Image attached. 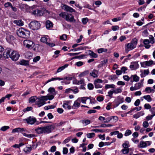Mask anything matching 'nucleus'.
I'll return each mask as SVG.
<instances>
[{
  "instance_id": "obj_1",
  "label": "nucleus",
  "mask_w": 155,
  "mask_h": 155,
  "mask_svg": "<svg viewBox=\"0 0 155 155\" xmlns=\"http://www.w3.org/2000/svg\"><path fill=\"white\" fill-rule=\"evenodd\" d=\"M54 130L52 124L38 127L35 129V132L38 134H48Z\"/></svg>"
},
{
  "instance_id": "obj_2",
  "label": "nucleus",
  "mask_w": 155,
  "mask_h": 155,
  "mask_svg": "<svg viewBox=\"0 0 155 155\" xmlns=\"http://www.w3.org/2000/svg\"><path fill=\"white\" fill-rule=\"evenodd\" d=\"M17 35L21 38H26L29 37L30 33L29 31L21 28L16 31Z\"/></svg>"
},
{
  "instance_id": "obj_3",
  "label": "nucleus",
  "mask_w": 155,
  "mask_h": 155,
  "mask_svg": "<svg viewBox=\"0 0 155 155\" xmlns=\"http://www.w3.org/2000/svg\"><path fill=\"white\" fill-rule=\"evenodd\" d=\"M59 15L67 21L71 22H75L74 16L71 14H68L66 12H62L60 13Z\"/></svg>"
},
{
  "instance_id": "obj_4",
  "label": "nucleus",
  "mask_w": 155,
  "mask_h": 155,
  "mask_svg": "<svg viewBox=\"0 0 155 155\" xmlns=\"http://www.w3.org/2000/svg\"><path fill=\"white\" fill-rule=\"evenodd\" d=\"M41 25L38 21H34L31 22L28 25L29 28L34 30H37L41 27Z\"/></svg>"
},
{
  "instance_id": "obj_5",
  "label": "nucleus",
  "mask_w": 155,
  "mask_h": 155,
  "mask_svg": "<svg viewBox=\"0 0 155 155\" xmlns=\"http://www.w3.org/2000/svg\"><path fill=\"white\" fill-rule=\"evenodd\" d=\"M40 41L41 42L46 44L49 46L54 47L55 46L54 44L50 42V39L48 36H44L41 38Z\"/></svg>"
},
{
  "instance_id": "obj_6",
  "label": "nucleus",
  "mask_w": 155,
  "mask_h": 155,
  "mask_svg": "<svg viewBox=\"0 0 155 155\" xmlns=\"http://www.w3.org/2000/svg\"><path fill=\"white\" fill-rule=\"evenodd\" d=\"M23 121L28 124L33 125L37 121L36 118L33 116H29L24 119Z\"/></svg>"
},
{
  "instance_id": "obj_7",
  "label": "nucleus",
  "mask_w": 155,
  "mask_h": 155,
  "mask_svg": "<svg viewBox=\"0 0 155 155\" xmlns=\"http://www.w3.org/2000/svg\"><path fill=\"white\" fill-rule=\"evenodd\" d=\"M124 101V98L123 97L121 96H119L117 97L114 101L115 103L114 107H117L120 104L123 103Z\"/></svg>"
},
{
  "instance_id": "obj_8",
  "label": "nucleus",
  "mask_w": 155,
  "mask_h": 155,
  "mask_svg": "<svg viewBox=\"0 0 155 155\" xmlns=\"http://www.w3.org/2000/svg\"><path fill=\"white\" fill-rule=\"evenodd\" d=\"M20 56L18 53L16 51H12L10 54V58L13 61H17Z\"/></svg>"
},
{
  "instance_id": "obj_9",
  "label": "nucleus",
  "mask_w": 155,
  "mask_h": 155,
  "mask_svg": "<svg viewBox=\"0 0 155 155\" xmlns=\"http://www.w3.org/2000/svg\"><path fill=\"white\" fill-rule=\"evenodd\" d=\"M152 143L150 141H140L139 144L138 145V147L139 148H143L146 147L147 146H150Z\"/></svg>"
},
{
  "instance_id": "obj_10",
  "label": "nucleus",
  "mask_w": 155,
  "mask_h": 155,
  "mask_svg": "<svg viewBox=\"0 0 155 155\" xmlns=\"http://www.w3.org/2000/svg\"><path fill=\"white\" fill-rule=\"evenodd\" d=\"M24 46L28 48H32L34 45L33 41L29 40H25L23 41Z\"/></svg>"
},
{
  "instance_id": "obj_11",
  "label": "nucleus",
  "mask_w": 155,
  "mask_h": 155,
  "mask_svg": "<svg viewBox=\"0 0 155 155\" xmlns=\"http://www.w3.org/2000/svg\"><path fill=\"white\" fill-rule=\"evenodd\" d=\"M131 70H135L139 67V65L138 61H134L131 62L129 67Z\"/></svg>"
},
{
  "instance_id": "obj_12",
  "label": "nucleus",
  "mask_w": 155,
  "mask_h": 155,
  "mask_svg": "<svg viewBox=\"0 0 155 155\" xmlns=\"http://www.w3.org/2000/svg\"><path fill=\"white\" fill-rule=\"evenodd\" d=\"M25 131H28L26 129L23 128H20L19 132L21 133L24 136L29 138H32L35 137V135L34 134H27L26 133H24V132Z\"/></svg>"
},
{
  "instance_id": "obj_13",
  "label": "nucleus",
  "mask_w": 155,
  "mask_h": 155,
  "mask_svg": "<svg viewBox=\"0 0 155 155\" xmlns=\"http://www.w3.org/2000/svg\"><path fill=\"white\" fill-rule=\"evenodd\" d=\"M103 82V81L100 79H97L94 81V85L95 87L96 88H101L102 87V86L100 84Z\"/></svg>"
},
{
  "instance_id": "obj_14",
  "label": "nucleus",
  "mask_w": 155,
  "mask_h": 155,
  "mask_svg": "<svg viewBox=\"0 0 155 155\" xmlns=\"http://www.w3.org/2000/svg\"><path fill=\"white\" fill-rule=\"evenodd\" d=\"M71 101H64L62 105L63 107L65 109H67L68 110L71 109Z\"/></svg>"
},
{
  "instance_id": "obj_15",
  "label": "nucleus",
  "mask_w": 155,
  "mask_h": 155,
  "mask_svg": "<svg viewBox=\"0 0 155 155\" xmlns=\"http://www.w3.org/2000/svg\"><path fill=\"white\" fill-rule=\"evenodd\" d=\"M125 51L127 52H128L136 48V47L130 43H127L125 45Z\"/></svg>"
},
{
  "instance_id": "obj_16",
  "label": "nucleus",
  "mask_w": 155,
  "mask_h": 155,
  "mask_svg": "<svg viewBox=\"0 0 155 155\" xmlns=\"http://www.w3.org/2000/svg\"><path fill=\"white\" fill-rule=\"evenodd\" d=\"M55 95H54L51 94V95L48 94L47 96H42L41 97V99L43 100L46 101L48 100H51L53 99L54 97V96Z\"/></svg>"
},
{
  "instance_id": "obj_17",
  "label": "nucleus",
  "mask_w": 155,
  "mask_h": 155,
  "mask_svg": "<svg viewBox=\"0 0 155 155\" xmlns=\"http://www.w3.org/2000/svg\"><path fill=\"white\" fill-rule=\"evenodd\" d=\"M63 8L67 12H75V10L71 7L66 5H64L63 6Z\"/></svg>"
},
{
  "instance_id": "obj_18",
  "label": "nucleus",
  "mask_w": 155,
  "mask_h": 155,
  "mask_svg": "<svg viewBox=\"0 0 155 155\" xmlns=\"http://www.w3.org/2000/svg\"><path fill=\"white\" fill-rule=\"evenodd\" d=\"M140 79V78L136 74L132 75L130 77V81L131 82H137Z\"/></svg>"
},
{
  "instance_id": "obj_19",
  "label": "nucleus",
  "mask_w": 155,
  "mask_h": 155,
  "mask_svg": "<svg viewBox=\"0 0 155 155\" xmlns=\"http://www.w3.org/2000/svg\"><path fill=\"white\" fill-rule=\"evenodd\" d=\"M32 14L36 16H41L43 15V12L42 10L36 9L33 11Z\"/></svg>"
},
{
  "instance_id": "obj_20",
  "label": "nucleus",
  "mask_w": 155,
  "mask_h": 155,
  "mask_svg": "<svg viewBox=\"0 0 155 155\" xmlns=\"http://www.w3.org/2000/svg\"><path fill=\"white\" fill-rule=\"evenodd\" d=\"M98 71L94 69L90 73V75L94 78H97L98 76Z\"/></svg>"
},
{
  "instance_id": "obj_21",
  "label": "nucleus",
  "mask_w": 155,
  "mask_h": 155,
  "mask_svg": "<svg viewBox=\"0 0 155 155\" xmlns=\"http://www.w3.org/2000/svg\"><path fill=\"white\" fill-rule=\"evenodd\" d=\"M11 51V50L10 49H8L5 51L3 54L4 57L5 58H8L9 57L10 58V53Z\"/></svg>"
},
{
  "instance_id": "obj_22",
  "label": "nucleus",
  "mask_w": 155,
  "mask_h": 155,
  "mask_svg": "<svg viewBox=\"0 0 155 155\" xmlns=\"http://www.w3.org/2000/svg\"><path fill=\"white\" fill-rule=\"evenodd\" d=\"M143 43L144 47L148 49L150 48L151 45L149 44L150 43L149 40L144 39L143 41Z\"/></svg>"
},
{
  "instance_id": "obj_23",
  "label": "nucleus",
  "mask_w": 155,
  "mask_h": 155,
  "mask_svg": "<svg viewBox=\"0 0 155 155\" xmlns=\"http://www.w3.org/2000/svg\"><path fill=\"white\" fill-rule=\"evenodd\" d=\"M89 99H90V98L88 97H79L78 98V101H80V102L83 104H86V101Z\"/></svg>"
},
{
  "instance_id": "obj_24",
  "label": "nucleus",
  "mask_w": 155,
  "mask_h": 155,
  "mask_svg": "<svg viewBox=\"0 0 155 155\" xmlns=\"http://www.w3.org/2000/svg\"><path fill=\"white\" fill-rule=\"evenodd\" d=\"M63 80V78H60L59 77L52 78L50 79L47 80L46 82L45 83L47 84L51 81H53L56 80Z\"/></svg>"
},
{
  "instance_id": "obj_25",
  "label": "nucleus",
  "mask_w": 155,
  "mask_h": 155,
  "mask_svg": "<svg viewBox=\"0 0 155 155\" xmlns=\"http://www.w3.org/2000/svg\"><path fill=\"white\" fill-rule=\"evenodd\" d=\"M80 101H78V99L75 101L72 106V108L73 109H75L76 107H79L80 105Z\"/></svg>"
},
{
  "instance_id": "obj_26",
  "label": "nucleus",
  "mask_w": 155,
  "mask_h": 155,
  "mask_svg": "<svg viewBox=\"0 0 155 155\" xmlns=\"http://www.w3.org/2000/svg\"><path fill=\"white\" fill-rule=\"evenodd\" d=\"M80 121L84 126H86L91 123V120L88 119L82 120Z\"/></svg>"
},
{
  "instance_id": "obj_27",
  "label": "nucleus",
  "mask_w": 155,
  "mask_h": 155,
  "mask_svg": "<svg viewBox=\"0 0 155 155\" xmlns=\"http://www.w3.org/2000/svg\"><path fill=\"white\" fill-rule=\"evenodd\" d=\"M6 39L8 42L10 43L15 39V38L12 35H7L6 37Z\"/></svg>"
},
{
  "instance_id": "obj_28",
  "label": "nucleus",
  "mask_w": 155,
  "mask_h": 155,
  "mask_svg": "<svg viewBox=\"0 0 155 155\" xmlns=\"http://www.w3.org/2000/svg\"><path fill=\"white\" fill-rule=\"evenodd\" d=\"M14 23L19 26H22L24 25L23 22L21 20H15L14 21Z\"/></svg>"
},
{
  "instance_id": "obj_29",
  "label": "nucleus",
  "mask_w": 155,
  "mask_h": 155,
  "mask_svg": "<svg viewBox=\"0 0 155 155\" xmlns=\"http://www.w3.org/2000/svg\"><path fill=\"white\" fill-rule=\"evenodd\" d=\"M144 91L147 93H153L155 92V91L154 89H151V87H147L145 88Z\"/></svg>"
},
{
  "instance_id": "obj_30",
  "label": "nucleus",
  "mask_w": 155,
  "mask_h": 155,
  "mask_svg": "<svg viewBox=\"0 0 155 155\" xmlns=\"http://www.w3.org/2000/svg\"><path fill=\"white\" fill-rule=\"evenodd\" d=\"M122 146L124 148L129 149L128 148L130 147L129 142L128 141H125L124 143L122 144Z\"/></svg>"
},
{
  "instance_id": "obj_31",
  "label": "nucleus",
  "mask_w": 155,
  "mask_h": 155,
  "mask_svg": "<svg viewBox=\"0 0 155 155\" xmlns=\"http://www.w3.org/2000/svg\"><path fill=\"white\" fill-rule=\"evenodd\" d=\"M52 23L49 20H47L46 22V27L48 29L49 28L53 27Z\"/></svg>"
},
{
  "instance_id": "obj_32",
  "label": "nucleus",
  "mask_w": 155,
  "mask_h": 155,
  "mask_svg": "<svg viewBox=\"0 0 155 155\" xmlns=\"http://www.w3.org/2000/svg\"><path fill=\"white\" fill-rule=\"evenodd\" d=\"M137 90H138L143 86V84L142 82H138L136 83L134 85Z\"/></svg>"
},
{
  "instance_id": "obj_33",
  "label": "nucleus",
  "mask_w": 155,
  "mask_h": 155,
  "mask_svg": "<svg viewBox=\"0 0 155 155\" xmlns=\"http://www.w3.org/2000/svg\"><path fill=\"white\" fill-rule=\"evenodd\" d=\"M64 123V122L62 121L58 123H54L52 124L53 129L54 130L55 128L58 126H61Z\"/></svg>"
},
{
  "instance_id": "obj_34",
  "label": "nucleus",
  "mask_w": 155,
  "mask_h": 155,
  "mask_svg": "<svg viewBox=\"0 0 155 155\" xmlns=\"http://www.w3.org/2000/svg\"><path fill=\"white\" fill-rule=\"evenodd\" d=\"M38 98L36 96H32L29 99V103L30 104L33 103L35 102Z\"/></svg>"
},
{
  "instance_id": "obj_35",
  "label": "nucleus",
  "mask_w": 155,
  "mask_h": 155,
  "mask_svg": "<svg viewBox=\"0 0 155 155\" xmlns=\"http://www.w3.org/2000/svg\"><path fill=\"white\" fill-rule=\"evenodd\" d=\"M143 98L146 100L148 102H150L152 101V98L150 95H148L144 96Z\"/></svg>"
},
{
  "instance_id": "obj_36",
  "label": "nucleus",
  "mask_w": 155,
  "mask_h": 155,
  "mask_svg": "<svg viewBox=\"0 0 155 155\" xmlns=\"http://www.w3.org/2000/svg\"><path fill=\"white\" fill-rule=\"evenodd\" d=\"M137 39L136 38H134L132 40L130 43L136 48L137 44Z\"/></svg>"
},
{
  "instance_id": "obj_37",
  "label": "nucleus",
  "mask_w": 155,
  "mask_h": 155,
  "mask_svg": "<svg viewBox=\"0 0 155 155\" xmlns=\"http://www.w3.org/2000/svg\"><path fill=\"white\" fill-rule=\"evenodd\" d=\"M48 91L54 95H56L57 94V93L55 91L54 88L53 87L49 88L48 90Z\"/></svg>"
},
{
  "instance_id": "obj_38",
  "label": "nucleus",
  "mask_w": 155,
  "mask_h": 155,
  "mask_svg": "<svg viewBox=\"0 0 155 155\" xmlns=\"http://www.w3.org/2000/svg\"><path fill=\"white\" fill-rule=\"evenodd\" d=\"M89 73V71L88 70L84 71L80 74L78 76L80 77H81L87 75Z\"/></svg>"
},
{
  "instance_id": "obj_39",
  "label": "nucleus",
  "mask_w": 155,
  "mask_h": 155,
  "mask_svg": "<svg viewBox=\"0 0 155 155\" xmlns=\"http://www.w3.org/2000/svg\"><path fill=\"white\" fill-rule=\"evenodd\" d=\"M88 54L93 58H96L97 57V55L93 51L91 50H89Z\"/></svg>"
},
{
  "instance_id": "obj_40",
  "label": "nucleus",
  "mask_w": 155,
  "mask_h": 155,
  "mask_svg": "<svg viewBox=\"0 0 155 155\" xmlns=\"http://www.w3.org/2000/svg\"><path fill=\"white\" fill-rule=\"evenodd\" d=\"M147 67H149L152 66V65L155 64V61L152 60H149L146 61Z\"/></svg>"
},
{
  "instance_id": "obj_41",
  "label": "nucleus",
  "mask_w": 155,
  "mask_h": 155,
  "mask_svg": "<svg viewBox=\"0 0 155 155\" xmlns=\"http://www.w3.org/2000/svg\"><path fill=\"white\" fill-rule=\"evenodd\" d=\"M105 88L106 89L111 88H114L115 87V86L114 84H106L105 86Z\"/></svg>"
},
{
  "instance_id": "obj_42",
  "label": "nucleus",
  "mask_w": 155,
  "mask_h": 155,
  "mask_svg": "<svg viewBox=\"0 0 155 155\" xmlns=\"http://www.w3.org/2000/svg\"><path fill=\"white\" fill-rule=\"evenodd\" d=\"M28 61L22 60L20 61V64L23 65H26L28 64Z\"/></svg>"
},
{
  "instance_id": "obj_43",
  "label": "nucleus",
  "mask_w": 155,
  "mask_h": 155,
  "mask_svg": "<svg viewBox=\"0 0 155 155\" xmlns=\"http://www.w3.org/2000/svg\"><path fill=\"white\" fill-rule=\"evenodd\" d=\"M107 49L106 48H101L98 49L97 52L99 54H101L103 52H107Z\"/></svg>"
},
{
  "instance_id": "obj_44",
  "label": "nucleus",
  "mask_w": 155,
  "mask_h": 155,
  "mask_svg": "<svg viewBox=\"0 0 155 155\" xmlns=\"http://www.w3.org/2000/svg\"><path fill=\"white\" fill-rule=\"evenodd\" d=\"M150 42L151 44H153L155 43V39L154 38L152 35H150L149 36Z\"/></svg>"
},
{
  "instance_id": "obj_45",
  "label": "nucleus",
  "mask_w": 155,
  "mask_h": 155,
  "mask_svg": "<svg viewBox=\"0 0 155 155\" xmlns=\"http://www.w3.org/2000/svg\"><path fill=\"white\" fill-rule=\"evenodd\" d=\"M45 104V102L43 101H41V100L40 101L37 103V104L38 106V107H40L43 105H44Z\"/></svg>"
},
{
  "instance_id": "obj_46",
  "label": "nucleus",
  "mask_w": 155,
  "mask_h": 155,
  "mask_svg": "<svg viewBox=\"0 0 155 155\" xmlns=\"http://www.w3.org/2000/svg\"><path fill=\"white\" fill-rule=\"evenodd\" d=\"M31 150V147H26L24 149V150L25 152L28 153L30 152Z\"/></svg>"
},
{
  "instance_id": "obj_47",
  "label": "nucleus",
  "mask_w": 155,
  "mask_h": 155,
  "mask_svg": "<svg viewBox=\"0 0 155 155\" xmlns=\"http://www.w3.org/2000/svg\"><path fill=\"white\" fill-rule=\"evenodd\" d=\"M95 135V134L94 133H91L87 134V137L89 138H91L94 137Z\"/></svg>"
},
{
  "instance_id": "obj_48",
  "label": "nucleus",
  "mask_w": 155,
  "mask_h": 155,
  "mask_svg": "<svg viewBox=\"0 0 155 155\" xmlns=\"http://www.w3.org/2000/svg\"><path fill=\"white\" fill-rule=\"evenodd\" d=\"M55 107V106L54 105H51L48 106H45L44 108L45 110H48L51 109H54Z\"/></svg>"
},
{
  "instance_id": "obj_49",
  "label": "nucleus",
  "mask_w": 155,
  "mask_h": 155,
  "mask_svg": "<svg viewBox=\"0 0 155 155\" xmlns=\"http://www.w3.org/2000/svg\"><path fill=\"white\" fill-rule=\"evenodd\" d=\"M113 91L114 94L121 93L122 92L121 89L120 88L113 90Z\"/></svg>"
},
{
  "instance_id": "obj_50",
  "label": "nucleus",
  "mask_w": 155,
  "mask_h": 155,
  "mask_svg": "<svg viewBox=\"0 0 155 155\" xmlns=\"http://www.w3.org/2000/svg\"><path fill=\"white\" fill-rule=\"evenodd\" d=\"M121 152L124 154H127L129 152V149L127 148H124L121 150Z\"/></svg>"
},
{
  "instance_id": "obj_51",
  "label": "nucleus",
  "mask_w": 155,
  "mask_h": 155,
  "mask_svg": "<svg viewBox=\"0 0 155 155\" xmlns=\"http://www.w3.org/2000/svg\"><path fill=\"white\" fill-rule=\"evenodd\" d=\"M84 48L82 47H81L79 48H75L72 49L70 50V51H79L80 50H83L84 49Z\"/></svg>"
},
{
  "instance_id": "obj_52",
  "label": "nucleus",
  "mask_w": 155,
  "mask_h": 155,
  "mask_svg": "<svg viewBox=\"0 0 155 155\" xmlns=\"http://www.w3.org/2000/svg\"><path fill=\"white\" fill-rule=\"evenodd\" d=\"M131 134H132V132L130 130H126L125 132V133L124 135L125 136L127 137V136L130 135Z\"/></svg>"
},
{
  "instance_id": "obj_53",
  "label": "nucleus",
  "mask_w": 155,
  "mask_h": 155,
  "mask_svg": "<svg viewBox=\"0 0 155 155\" xmlns=\"http://www.w3.org/2000/svg\"><path fill=\"white\" fill-rule=\"evenodd\" d=\"M9 128L8 126H4L1 127L0 129V130L5 131Z\"/></svg>"
},
{
  "instance_id": "obj_54",
  "label": "nucleus",
  "mask_w": 155,
  "mask_h": 155,
  "mask_svg": "<svg viewBox=\"0 0 155 155\" xmlns=\"http://www.w3.org/2000/svg\"><path fill=\"white\" fill-rule=\"evenodd\" d=\"M72 88H74V89H72V90H71V91H72L74 94H76L78 92L79 90L77 87H72Z\"/></svg>"
},
{
  "instance_id": "obj_55",
  "label": "nucleus",
  "mask_w": 155,
  "mask_h": 155,
  "mask_svg": "<svg viewBox=\"0 0 155 155\" xmlns=\"http://www.w3.org/2000/svg\"><path fill=\"white\" fill-rule=\"evenodd\" d=\"M127 68L126 67H123L121 68V70L122 73L125 74L127 73L126 71L127 70Z\"/></svg>"
},
{
  "instance_id": "obj_56",
  "label": "nucleus",
  "mask_w": 155,
  "mask_h": 155,
  "mask_svg": "<svg viewBox=\"0 0 155 155\" xmlns=\"http://www.w3.org/2000/svg\"><path fill=\"white\" fill-rule=\"evenodd\" d=\"M71 137H69L65 139L63 141V143L66 144L69 142L71 140Z\"/></svg>"
},
{
  "instance_id": "obj_57",
  "label": "nucleus",
  "mask_w": 155,
  "mask_h": 155,
  "mask_svg": "<svg viewBox=\"0 0 155 155\" xmlns=\"http://www.w3.org/2000/svg\"><path fill=\"white\" fill-rule=\"evenodd\" d=\"M144 108L146 109H150L151 108V106L149 104H145L144 105Z\"/></svg>"
},
{
  "instance_id": "obj_58",
  "label": "nucleus",
  "mask_w": 155,
  "mask_h": 155,
  "mask_svg": "<svg viewBox=\"0 0 155 155\" xmlns=\"http://www.w3.org/2000/svg\"><path fill=\"white\" fill-rule=\"evenodd\" d=\"M82 22L84 25L87 24L88 21V19L87 18H84L82 19Z\"/></svg>"
},
{
  "instance_id": "obj_59",
  "label": "nucleus",
  "mask_w": 155,
  "mask_h": 155,
  "mask_svg": "<svg viewBox=\"0 0 155 155\" xmlns=\"http://www.w3.org/2000/svg\"><path fill=\"white\" fill-rule=\"evenodd\" d=\"M140 65L141 67L146 68L147 67L146 61L141 62Z\"/></svg>"
},
{
  "instance_id": "obj_60",
  "label": "nucleus",
  "mask_w": 155,
  "mask_h": 155,
  "mask_svg": "<svg viewBox=\"0 0 155 155\" xmlns=\"http://www.w3.org/2000/svg\"><path fill=\"white\" fill-rule=\"evenodd\" d=\"M32 108L31 107H28L24 109L23 110V111L24 112H25L26 111H28L31 110Z\"/></svg>"
},
{
  "instance_id": "obj_61",
  "label": "nucleus",
  "mask_w": 155,
  "mask_h": 155,
  "mask_svg": "<svg viewBox=\"0 0 155 155\" xmlns=\"http://www.w3.org/2000/svg\"><path fill=\"white\" fill-rule=\"evenodd\" d=\"M114 93L113 90H110L108 92V95L107 96H109L110 98H112L113 94Z\"/></svg>"
},
{
  "instance_id": "obj_62",
  "label": "nucleus",
  "mask_w": 155,
  "mask_h": 155,
  "mask_svg": "<svg viewBox=\"0 0 155 155\" xmlns=\"http://www.w3.org/2000/svg\"><path fill=\"white\" fill-rule=\"evenodd\" d=\"M149 123L147 121H144L143 122V127L145 128L149 126Z\"/></svg>"
},
{
  "instance_id": "obj_63",
  "label": "nucleus",
  "mask_w": 155,
  "mask_h": 155,
  "mask_svg": "<svg viewBox=\"0 0 155 155\" xmlns=\"http://www.w3.org/2000/svg\"><path fill=\"white\" fill-rule=\"evenodd\" d=\"M60 38L61 40L65 41L67 38V36L66 35L64 34L62 36H60Z\"/></svg>"
},
{
  "instance_id": "obj_64",
  "label": "nucleus",
  "mask_w": 155,
  "mask_h": 155,
  "mask_svg": "<svg viewBox=\"0 0 155 155\" xmlns=\"http://www.w3.org/2000/svg\"><path fill=\"white\" fill-rule=\"evenodd\" d=\"M150 111L153 116H155V107H152Z\"/></svg>"
}]
</instances>
